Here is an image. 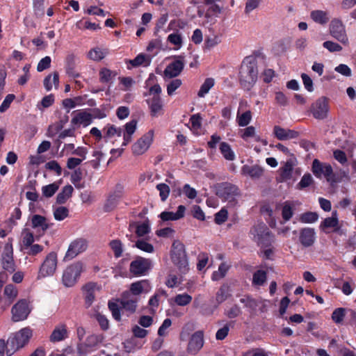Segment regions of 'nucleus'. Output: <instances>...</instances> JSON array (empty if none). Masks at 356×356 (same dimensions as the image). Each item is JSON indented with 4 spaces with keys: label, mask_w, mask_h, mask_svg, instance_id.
<instances>
[{
    "label": "nucleus",
    "mask_w": 356,
    "mask_h": 356,
    "mask_svg": "<svg viewBox=\"0 0 356 356\" xmlns=\"http://www.w3.org/2000/svg\"><path fill=\"white\" fill-rule=\"evenodd\" d=\"M257 58L248 56L243 58L238 73L241 87L247 91L250 90L258 79V65Z\"/></svg>",
    "instance_id": "1"
},
{
    "label": "nucleus",
    "mask_w": 356,
    "mask_h": 356,
    "mask_svg": "<svg viewBox=\"0 0 356 356\" xmlns=\"http://www.w3.org/2000/svg\"><path fill=\"white\" fill-rule=\"evenodd\" d=\"M140 291H127L120 300L116 299L108 302V308L111 312L113 318L115 321H121L120 307L118 302L120 301L121 307L128 312L129 314H132L136 311L137 304L139 301Z\"/></svg>",
    "instance_id": "2"
},
{
    "label": "nucleus",
    "mask_w": 356,
    "mask_h": 356,
    "mask_svg": "<svg viewBox=\"0 0 356 356\" xmlns=\"http://www.w3.org/2000/svg\"><path fill=\"white\" fill-rule=\"evenodd\" d=\"M32 336L33 330L26 327L16 332L13 337L9 338L8 345L10 348L6 350L7 356H11L16 350L26 345Z\"/></svg>",
    "instance_id": "3"
},
{
    "label": "nucleus",
    "mask_w": 356,
    "mask_h": 356,
    "mask_svg": "<svg viewBox=\"0 0 356 356\" xmlns=\"http://www.w3.org/2000/svg\"><path fill=\"white\" fill-rule=\"evenodd\" d=\"M250 235L259 246L270 247L274 241V236L264 224L261 223L253 226L250 231Z\"/></svg>",
    "instance_id": "4"
},
{
    "label": "nucleus",
    "mask_w": 356,
    "mask_h": 356,
    "mask_svg": "<svg viewBox=\"0 0 356 356\" xmlns=\"http://www.w3.org/2000/svg\"><path fill=\"white\" fill-rule=\"evenodd\" d=\"M171 259L173 264L177 266L179 270L185 273L188 270V259L185 246L183 243L176 241L172 243L171 251Z\"/></svg>",
    "instance_id": "5"
},
{
    "label": "nucleus",
    "mask_w": 356,
    "mask_h": 356,
    "mask_svg": "<svg viewBox=\"0 0 356 356\" xmlns=\"http://www.w3.org/2000/svg\"><path fill=\"white\" fill-rule=\"evenodd\" d=\"M83 271V264L74 262L68 266L63 273L62 283L65 287H72L79 280Z\"/></svg>",
    "instance_id": "6"
},
{
    "label": "nucleus",
    "mask_w": 356,
    "mask_h": 356,
    "mask_svg": "<svg viewBox=\"0 0 356 356\" xmlns=\"http://www.w3.org/2000/svg\"><path fill=\"white\" fill-rule=\"evenodd\" d=\"M152 266L150 259L136 256L129 264V273L134 277L144 276L149 273Z\"/></svg>",
    "instance_id": "7"
},
{
    "label": "nucleus",
    "mask_w": 356,
    "mask_h": 356,
    "mask_svg": "<svg viewBox=\"0 0 356 356\" xmlns=\"http://www.w3.org/2000/svg\"><path fill=\"white\" fill-rule=\"evenodd\" d=\"M216 194L222 200L232 202L234 200L235 196L239 194V192L236 186L228 182H223L216 186Z\"/></svg>",
    "instance_id": "8"
},
{
    "label": "nucleus",
    "mask_w": 356,
    "mask_h": 356,
    "mask_svg": "<svg viewBox=\"0 0 356 356\" xmlns=\"http://www.w3.org/2000/svg\"><path fill=\"white\" fill-rule=\"evenodd\" d=\"M330 34L334 39L343 44L348 42L346 28L341 20L334 18L332 19L329 27Z\"/></svg>",
    "instance_id": "9"
},
{
    "label": "nucleus",
    "mask_w": 356,
    "mask_h": 356,
    "mask_svg": "<svg viewBox=\"0 0 356 356\" xmlns=\"http://www.w3.org/2000/svg\"><path fill=\"white\" fill-rule=\"evenodd\" d=\"M57 263L56 253L54 252L49 253L40 268L38 277L52 276L56 270Z\"/></svg>",
    "instance_id": "10"
},
{
    "label": "nucleus",
    "mask_w": 356,
    "mask_h": 356,
    "mask_svg": "<svg viewBox=\"0 0 356 356\" xmlns=\"http://www.w3.org/2000/svg\"><path fill=\"white\" fill-rule=\"evenodd\" d=\"M124 195V186L121 184H117L113 191H111L104 204V209L108 212L113 211L118 204L120 200Z\"/></svg>",
    "instance_id": "11"
},
{
    "label": "nucleus",
    "mask_w": 356,
    "mask_h": 356,
    "mask_svg": "<svg viewBox=\"0 0 356 356\" xmlns=\"http://www.w3.org/2000/svg\"><path fill=\"white\" fill-rule=\"evenodd\" d=\"M314 118L323 120L327 118L329 111L328 99L321 97L314 102L310 108Z\"/></svg>",
    "instance_id": "12"
},
{
    "label": "nucleus",
    "mask_w": 356,
    "mask_h": 356,
    "mask_svg": "<svg viewBox=\"0 0 356 356\" xmlns=\"http://www.w3.org/2000/svg\"><path fill=\"white\" fill-rule=\"evenodd\" d=\"M31 311V309L26 300H19L11 309L13 321L18 322L26 319Z\"/></svg>",
    "instance_id": "13"
},
{
    "label": "nucleus",
    "mask_w": 356,
    "mask_h": 356,
    "mask_svg": "<svg viewBox=\"0 0 356 356\" xmlns=\"http://www.w3.org/2000/svg\"><path fill=\"white\" fill-rule=\"evenodd\" d=\"M103 339L102 334H92L89 335L84 343H80L77 345L78 353L80 356H85L92 348L102 343Z\"/></svg>",
    "instance_id": "14"
},
{
    "label": "nucleus",
    "mask_w": 356,
    "mask_h": 356,
    "mask_svg": "<svg viewBox=\"0 0 356 356\" xmlns=\"http://www.w3.org/2000/svg\"><path fill=\"white\" fill-rule=\"evenodd\" d=\"M154 136V131L149 130L140 138L132 146V152L135 155L144 154L150 146Z\"/></svg>",
    "instance_id": "15"
},
{
    "label": "nucleus",
    "mask_w": 356,
    "mask_h": 356,
    "mask_svg": "<svg viewBox=\"0 0 356 356\" xmlns=\"http://www.w3.org/2000/svg\"><path fill=\"white\" fill-rule=\"evenodd\" d=\"M297 164V159L294 154H291V157L286 160L283 166L279 169L278 182H285L292 178V174L294 166Z\"/></svg>",
    "instance_id": "16"
},
{
    "label": "nucleus",
    "mask_w": 356,
    "mask_h": 356,
    "mask_svg": "<svg viewBox=\"0 0 356 356\" xmlns=\"http://www.w3.org/2000/svg\"><path fill=\"white\" fill-rule=\"evenodd\" d=\"M1 265L3 268L13 273L15 271V264L13 259V249L11 243H7L1 255Z\"/></svg>",
    "instance_id": "17"
},
{
    "label": "nucleus",
    "mask_w": 356,
    "mask_h": 356,
    "mask_svg": "<svg viewBox=\"0 0 356 356\" xmlns=\"http://www.w3.org/2000/svg\"><path fill=\"white\" fill-rule=\"evenodd\" d=\"M184 67V57L177 56L175 60L170 63L165 69L164 74L168 78H174L179 76Z\"/></svg>",
    "instance_id": "18"
},
{
    "label": "nucleus",
    "mask_w": 356,
    "mask_h": 356,
    "mask_svg": "<svg viewBox=\"0 0 356 356\" xmlns=\"http://www.w3.org/2000/svg\"><path fill=\"white\" fill-rule=\"evenodd\" d=\"M87 247L88 243L86 239L77 238L70 244L65 258L67 259H73L79 254L84 252L87 249Z\"/></svg>",
    "instance_id": "19"
},
{
    "label": "nucleus",
    "mask_w": 356,
    "mask_h": 356,
    "mask_svg": "<svg viewBox=\"0 0 356 356\" xmlns=\"http://www.w3.org/2000/svg\"><path fill=\"white\" fill-rule=\"evenodd\" d=\"M203 345L204 333L202 331H197L190 338L187 351L192 355H195L202 348Z\"/></svg>",
    "instance_id": "20"
},
{
    "label": "nucleus",
    "mask_w": 356,
    "mask_h": 356,
    "mask_svg": "<svg viewBox=\"0 0 356 356\" xmlns=\"http://www.w3.org/2000/svg\"><path fill=\"white\" fill-rule=\"evenodd\" d=\"M316 240L314 229L311 227L302 228L300 230L299 241L305 248H309L314 245Z\"/></svg>",
    "instance_id": "21"
},
{
    "label": "nucleus",
    "mask_w": 356,
    "mask_h": 356,
    "mask_svg": "<svg viewBox=\"0 0 356 356\" xmlns=\"http://www.w3.org/2000/svg\"><path fill=\"white\" fill-rule=\"evenodd\" d=\"M273 134L280 140H286L297 138L299 132L289 129H284L280 126L275 125L273 127Z\"/></svg>",
    "instance_id": "22"
},
{
    "label": "nucleus",
    "mask_w": 356,
    "mask_h": 356,
    "mask_svg": "<svg viewBox=\"0 0 356 356\" xmlns=\"http://www.w3.org/2000/svg\"><path fill=\"white\" fill-rule=\"evenodd\" d=\"M31 223L33 229L41 230L42 234L54 225V223L48 222L46 217L39 214L32 216Z\"/></svg>",
    "instance_id": "23"
},
{
    "label": "nucleus",
    "mask_w": 356,
    "mask_h": 356,
    "mask_svg": "<svg viewBox=\"0 0 356 356\" xmlns=\"http://www.w3.org/2000/svg\"><path fill=\"white\" fill-rule=\"evenodd\" d=\"M68 337V331L65 324L56 325L49 336V341L56 343L64 341Z\"/></svg>",
    "instance_id": "24"
},
{
    "label": "nucleus",
    "mask_w": 356,
    "mask_h": 356,
    "mask_svg": "<svg viewBox=\"0 0 356 356\" xmlns=\"http://www.w3.org/2000/svg\"><path fill=\"white\" fill-rule=\"evenodd\" d=\"M76 112L77 113L71 120V123L72 124H83L84 127H87L91 124L92 120V114L85 111H74V113Z\"/></svg>",
    "instance_id": "25"
},
{
    "label": "nucleus",
    "mask_w": 356,
    "mask_h": 356,
    "mask_svg": "<svg viewBox=\"0 0 356 356\" xmlns=\"http://www.w3.org/2000/svg\"><path fill=\"white\" fill-rule=\"evenodd\" d=\"M147 103L152 117H158L162 113L163 102L160 96H153L152 98L147 99Z\"/></svg>",
    "instance_id": "26"
},
{
    "label": "nucleus",
    "mask_w": 356,
    "mask_h": 356,
    "mask_svg": "<svg viewBox=\"0 0 356 356\" xmlns=\"http://www.w3.org/2000/svg\"><path fill=\"white\" fill-rule=\"evenodd\" d=\"M186 207L184 205H179L177 207V212L163 211L160 213L159 217L163 221L177 220L184 216Z\"/></svg>",
    "instance_id": "27"
},
{
    "label": "nucleus",
    "mask_w": 356,
    "mask_h": 356,
    "mask_svg": "<svg viewBox=\"0 0 356 356\" xmlns=\"http://www.w3.org/2000/svg\"><path fill=\"white\" fill-rule=\"evenodd\" d=\"M152 58L145 54H139L134 59L129 60L127 63H129L132 67L140 66L148 67L151 64Z\"/></svg>",
    "instance_id": "28"
},
{
    "label": "nucleus",
    "mask_w": 356,
    "mask_h": 356,
    "mask_svg": "<svg viewBox=\"0 0 356 356\" xmlns=\"http://www.w3.org/2000/svg\"><path fill=\"white\" fill-rule=\"evenodd\" d=\"M339 227L338 213L337 211L332 213V216L325 218L320 225V228L326 232L325 229L337 228Z\"/></svg>",
    "instance_id": "29"
},
{
    "label": "nucleus",
    "mask_w": 356,
    "mask_h": 356,
    "mask_svg": "<svg viewBox=\"0 0 356 356\" xmlns=\"http://www.w3.org/2000/svg\"><path fill=\"white\" fill-rule=\"evenodd\" d=\"M242 172L243 175H248L252 179H258L263 175L264 170L257 165L252 166L245 165L242 167Z\"/></svg>",
    "instance_id": "30"
},
{
    "label": "nucleus",
    "mask_w": 356,
    "mask_h": 356,
    "mask_svg": "<svg viewBox=\"0 0 356 356\" xmlns=\"http://www.w3.org/2000/svg\"><path fill=\"white\" fill-rule=\"evenodd\" d=\"M65 71L69 76L77 78L80 76V74L76 70L75 58L73 55H69L66 58Z\"/></svg>",
    "instance_id": "31"
},
{
    "label": "nucleus",
    "mask_w": 356,
    "mask_h": 356,
    "mask_svg": "<svg viewBox=\"0 0 356 356\" xmlns=\"http://www.w3.org/2000/svg\"><path fill=\"white\" fill-rule=\"evenodd\" d=\"M312 19L321 25L326 24L330 19L328 13L326 11L316 10H313L310 13Z\"/></svg>",
    "instance_id": "32"
},
{
    "label": "nucleus",
    "mask_w": 356,
    "mask_h": 356,
    "mask_svg": "<svg viewBox=\"0 0 356 356\" xmlns=\"http://www.w3.org/2000/svg\"><path fill=\"white\" fill-rule=\"evenodd\" d=\"M73 187L71 185L64 186L62 191L56 196V202L59 204H65L72 196Z\"/></svg>",
    "instance_id": "33"
},
{
    "label": "nucleus",
    "mask_w": 356,
    "mask_h": 356,
    "mask_svg": "<svg viewBox=\"0 0 356 356\" xmlns=\"http://www.w3.org/2000/svg\"><path fill=\"white\" fill-rule=\"evenodd\" d=\"M220 151L226 160L234 161L235 159L234 152L227 143L221 142L220 143Z\"/></svg>",
    "instance_id": "34"
},
{
    "label": "nucleus",
    "mask_w": 356,
    "mask_h": 356,
    "mask_svg": "<svg viewBox=\"0 0 356 356\" xmlns=\"http://www.w3.org/2000/svg\"><path fill=\"white\" fill-rule=\"evenodd\" d=\"M108 245L113 252L115 258H120L122 255L123 252V244L120 239L111 240Z\"/></svg>",
    "instance_id": "35"
},
{
    "label": "nucleus",
    "mask_w": 356,
    "mask_h": 356,
    "mask_svg": "<svg viewBox=\"0 0 356 356\" xmlns=\"http://www.w3.org/2000/svg\"><path fill=\"white\" fill-rule=\"evenodd\" d=\"M252 120V112L248 110L244 112L242 114H239V111H238L236 116V122L239 127H246L248 126Z\"/></svg>",
    "instance_id": "36"
},
{
    "label": "nucleus",
    "mask_w": 356,
    "mask_h": 356,
    "mask_svg": "<svg viewBox=\"0 0 356 356\" xmlns=\"http://www.w3.org/2000/svg\"><path fill=\"white\" fill-rule=\"evenodd\" d=\"M267 274L265 270H258L254 273L252 277V284L254 286H262L266 281Z\"/></svg>",
    "instance_id": "37"
},
{
    "label": "nucleus",
    "mask_w": 356,
    "mask_h": 356,
    "mask_svg": "<svg viewBox=\"0 0 356 356\" xmlns=\"http://www.w3.org/2000/svg\"><path fill=\"white\" fill-rule=\"evenodd\" d=\"M215 81L213 78H207L204 83L202 84L197 95L199 97H204L207 95L210 89L214 86Z\"/></svg>",
    "instance_id": "38"
},
{
    "label": "nucleus",
    "mask_w": 356,
    "mask_h": 356,
    "mask_svg": "<svg viewBox=\"0 0 356 356\" xmlns=\"http://www.w3.org/2000/svg\"><path fill=\"white\" fill-rule=\"evenodd\" d=\"M133 247L137 248L138 249L147 253H152L154 251L153 245L143 239L136 241Z\"/></svg>",
    "instance_id": "39"
},
{
    "label": "nucleus",
    "mask_w": 356,
    "mask_h": 356,
    "mask_svg": "<svg viewBox=\"0 0 356 356\" xmlns=\"http://www.w3.org/2000/svg\"><path fill=\"white\" fill-rule=\"evenodd\" d=\"M22 217V211L19 207H16L14 209L13 212L12 213L9 219L6 222L8 224V227L11 231L14 226L17 225L16 220H19Z\"/></svg>",
    "instance_id": "40"
},
{
    "label": "nucleus",
    "mask_w": 356,
    "mask_h": 356,
    "mask_svg": "<svg viewBox=\"0 0 356 356\" xmlns=\"http://www.w3.org/2000/svg\"><path fill=\"white\" fill-rule=\"evenodd\" d=\"M318 219V215L316 212L307 211L300 216V221L303 223H314Z\"/></svg>",
    "instance_id": "41"
},
{
    "label": "nucleus",
    "mask_w": 356,
    "mask_h": 356,
    "mask_svg": "<svg viewBox=\"0 0 356 356\" xmlns=\"http://www.w3.org/2000/svg\"><path fill=\"white\" fill-rule=\"evenodd\" d=\"M22 243L24 247L31 246L35 241L33 234L28 229L25 228L22 232Z\"/></svg>",
    "instance_id": "42"
},
{
    "label": "nucleus",
    "mask_w": 356,
    "mask_h": 356,
    "mask_svg": "<svg viewBox=\"0 0 356 356\" xmlns=\"http://www.w3.org/2000/svg\"><path fill=\"white\" fill-rule=\"evenodd\" d=\"M58 187L59 186L56 182L44 186L42 188V195L46 197H51L58 191Z\"/></svg>",
    "instance_id": "43"
},
{
    "label": "nucleus",
    "mask_w": 356,
    "mask_h": 356,
    "mask_svg": "<svg viewBox=\"0 0 356 356\" xmlns=\"http://www.w3.org/2000/svg\"><path fill=\"white\" fill-rule=\"evenodd\" d=\"M69 216V210L65 207H58L54 211V217L56 220H63Z\"/></svg>",
    "instance_id": "44"
},
{
    "label": "nucleus",
    "mask_w": 356,
    "mask_h": 356,
    "mask_svg": "<svg viewBox=\"0 0 356 356\" xmlns=\"http://www.w3.org/2000/svg\"><path fill=\"white\" fill-rule=\"evenodd\" d=\"M293 215V209L291 204L288 202H284L282 209V216L283 220L289 221Z\"/></svg>",
    "instance_id": "45"
},
{
    "label": "nucleus",
    "mask_w": 356,
    "mask_h": 356,
    "mask_svg": "<svg viewBox=\"0 0 356 356\" xmlns=\"http://www.w3.org/2000/svg\"><path fill=\"white\" fill-rule=\"evenodd\" d=\"M156 188L159 191V196L161 201L165 202L168 199L170 194V190L169 186L164 183H161L157 184Z\"/></svg>",
    "instance_id": "46"
},
{
    "label": "nucleus",
    "mask_w": 356,
    "mask_h": 356,
    "mask_svg": "<svg viewBox=\"0 0 356 356\" xmlns=\"http://www.w3.org/2000/svg\"><path fill=\"white\" fill-rule=\"evenodd\" d=\"M346 309L339 307L334 310L332 314V321L337 324L341 323L346 315Z\"/></svg>",
    "instance_id": "47"
},
{
    "label": "nucleus",
    "mask_w": 356,
    "mask_h": 356,
    "mask_svg": "<svg viewBox=\"0 0 356 356\" xmlns=\"http://www.w3.org/2000/svg\"><path fill=\"white\" fill-rule=\"evenodd\" d=\"M82 170L80 168L76 169L71 175L70 180L71 182L74 184V186L77 188H81L83 187V185L79 184V182L81 181L82 179Z\"/></svg>",
    "instance_id": "48"
},
{
    "label": "nucleus",
    "mask_w": 356,
    "mask_h": 356,
    "mask_svg": "<svg viewBox=\"0 0 356 356\" xmlns=\"http://www.w3.org/2000/svg\"><path fill=\"white\" fill-rule=\"evenodd\" d=\"M151 288L149 281L148 280H141L132 283L130 285L131 290H143L149 289Z\"/></svg>",
    "instance_id": "49"
},
{
    "label": "nucleus",
    "mask_w": 356,
    "mask_h": 356,
    "mask_svg": "<svg viewBox=\"0 0 356 356\" xmlns=\"http://www.w3.org/2000/svg\"><path fill=\"white\" fill-rule=\"evenodd\" d=\"M151 231L148 221L143 222V223L137 225L136 229V234L138 237H143L149 234Z\"/></svg>",
    "instance_id": "50"
},
{
    "label": "nucleus",
    "mask_w": 356,
    "mask_h": 356,
    "mask_svg": "<svg viewBox=\"0 0 356 356\" xmlns=\"http://www.w3.org/2000/svg\"><path fill=\"white\" fill-rule=\"evenodd\" d=\"M103 138L107 140L116 134V127L114 124H107L103 129Z\"/></svg>",
    "instance_id": "51"
},
{
    "label": "nucleus",
    "mask_w": 356,
    "mask_h": 356,
    "mask_svg": "<svg viewBox=\"0 0 356 356\" xmlns=\"http://www.w3.org/2000/svg\"><path fill=\"white\" fill-rule=\"evenodd\" d=\"M208 5L209 6V7L208 8L207 10L205 13L206 18H210L212 16H216L218 14L221 13L222 8L220 7L218 4L215 3V2Z\"/></svg>",
    "instance_id": "52"
},
{
    "label": "nucleus",
    "mask_w": 356,
    "mask_h": 356,
    "mask_svg": "<svg viewBox=\"0 0 356 356\" xmlns=\"http://www.w3.org/2000/svg\"><path fill=\"white\" fill-rule=\"evenodd\" d=\"M325 164L326 163L320 162L316 159L314 160L312 163V172L316 177L321 178L322 177V172Z\"/></svg>",
    "instance_id": "53"
},
{
    "label": "nucleus",
    "mask_w": 356,
    "mask_h": 356,
    "mask_svg": "<svg viewBox=\"0 0 356 356\" xmlns=\"http://www.w3.org/2000/svg\"><path fill=\"white\" fill-rule=\"evenodd\" d=\"M228 217V212L227 209L222 208L215 214L214 222L217 225H222L224 223Z\"/></svg>",
    "instance_id": "54"
},
{
    "label": "nucleus",
    "mask_w": 356,
    "mask_h": 356,
    "mask_svg": "<svg viewBox=\"0 0 356 356\" xmlns=\"http://www.w3.org/2000/svg\"><path fill=\"white\" fill-rule=\"evenodd\" d=\"M313 183V178L309 173L305 174L301 178L300 181L298 184L297 188L298 189H303L309 186Z\"/></svg>",
    "instance_id": "55"
},
{
    "label": "nucleus",
    "mask_w": 356,
    "mask_h": 356,
    "mask_svg": "<svg viewBox=\"0 0 356 356\" xmlns=\"http://www.w3.org/2000/svg\"><path fill=\"white\" fill-rule=\"evenodd\" d=\"M181 80L179 79H175L171 81L167 85V92L169 96H172L175 91L181 86Z\"/></svg>",
    "instance_id": "56"
},
{
    "label": "nucleus",
    "mask_w": 356,
    "mask_h": 356,
    "mask_svg": "<svg viewBox=\"0 0 356 356\" xmlns=\"http://www.w3.org/2000/svg\"><path fill=\"white\" fill-rule=\"evenodd\" d=\"M323 47L330 52H338L342 50V47L340 44L330 40L324 42Z\"/></svg>",
    "instance_id": "57"
},
{
    "label": "nucleus",
    "mask_w": 356,
    "mask_h": 356,
    "mask_svg": "<svg viewBox=\"0 0 356 356\" xmlns=\"http://www.w3.org/2000/svg\"><path fill=\"white\" fill-rule=\"evenodd\" d=\"M88 57L93 60L99 61L104 58V55L99 48H94L88 52Z\"/></svg>",
    "instance_id": "58"
},
{
    "label": "nucleus",
    "mask_w": 356,
    "mask_h": 356,
    "mask_svg": "<svg viewBox=\"0 0 356 356\" xmlns=\"http://www.w3.org/2000/svg\"><path fill=\"white\" fill-rule=\"evenodd\" d=\"M192 297L187 293L179 294L175 297V301L178 305L185 306L191 302Z\"/></svg>",
    "instance_id": "59"
},
{
    "label": "nucleus",
    "mask_w": 356,
    "mask_h": 356,
    "mask_svg": "<svg viewBox=\"0 0 356 356\" xmlns=\"http://www.w3.org/2000/svg\"><path fill=\"white\" fill-rule=\"evenodd\" d=\"M167 40L170 43L178 46V49L180 48L182 44V37L179 33H171L168 36Z\"/></svg>",
    "instance_id": "60"
},
{
    "label": "nucleus",
    "mask_w": 356,
    "mask_h": 356,
    "mask_svg": "<svg viewBox=\"0 0 356 356\" xmlns=\"http://www.w3.org/2000/svg\"><path fill=\"white\" fill-rule=\"evenodd\" d=\"M51 59L50 56H45L42 58L37 65V70L38 72H42L46 69H48L51 65Z\"/></svg>",
    "instance_id": "61"
},
{
    "label": "nucleus",
    "mask_w": 356,
    "mask_h": 356,
    "mask_svg": "<svg viewBox=\"0 0 356 356\" xmlns=\"http://www.w3.org/2000/svg\"><path fill=\"white\" fill-rule=\"evenodd\" d=\"M45 168L49 170L56 172L57 175L62 174V168L56 161H50L45 164Z\"/></svg>",
    "instance_id": "62"
},
{
    "label": "nucleus",
    "mask_w": 356,
    "mask_h": 356,
    "mask_svg": "<svg viewBox=\"0 0 356 356\" xmlns=\"http://www.w3.org/2000/svg\"><path fill=\"white\" fill-rule=\"evenodd\" d=\"M15 96L13 94L8 95L0 106V112H5L10 106V104L15 99Z\"/></svg>",
    "instance_id": "63"
},
{
    "label": "nucleus",
    "mask_w": 356,
    "mask_h": 356,
    "mask_svg": "<svg viewBox=\"0 0 356 356\" xmlns=\"http://www.w3.org/2000/svg\"><path fill=\"white\" fill-rule=\"evenodd\" d=\"M95 318L99 323L101 328L104 330H106L109 327V321L106 316L102 314H97L95 316Z\"/></svg>",
    "instance_id": "64"
}]
</instances>
